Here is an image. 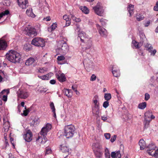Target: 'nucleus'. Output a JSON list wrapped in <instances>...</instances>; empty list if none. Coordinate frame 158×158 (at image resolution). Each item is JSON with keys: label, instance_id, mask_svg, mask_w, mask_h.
<instances>
[{"label": "nucleus", "instance_id": "1", "mask_svg": "<svg viewBox=\"0 0 158 158\" xmlns=\"http://www.w3.org/2000/svg\"><path fill=\"white\" fill-rule=\"evenodd\" d=\"M6 58L9 61L13 63H19L21 59V56L15 51H9L6 55Z\"/></svg>", "mask_w": 158, "mask_h": 158}, {"label": "nucleus", "instance_id": "2", "mask_svg": "<svg viewBox=\"0 0 158 158\" xmlns=\"http://www.w3.org/2000/svg\"><path fill=\"white\" fill-rule=\"evenodd\" d=\"M69 49V47L67 44L64 41L61 40L58 43L56 51L59 54H66Z\"/></svg>", "mask_w": 158, "mask_h": 158}, {"label": "nucleus", "instance_id": "3", "mask_svg": "<svg viewBox=\"0 0 158 158\" xmlns=\"http://www.w3.org/2000/svg\"><path fill=\"white\" fill-rule=\"evenodd\" d=\"M65 136L68 138L73 137L75 132L74 127L72 124L65 126L64 128Z\"/></svg>", "mask_w": 158, "mask_h": 158}, {"label": "nucleus", "instance_id": "4", "mask_svg": "<svg viewBox=\"0 0 158 158\" xmlns=\"http://www.w3.org/2000/svg\"><path fill=\"white\" fill-rule=\"evenodd\" d=\"M94 12L98 15L102 16L104 12V10L100 2H98L97 5L93 7Z\"/></svg>", "mask_w": 158, "mask_h": 158}, {"label": "nucleus", "instance_id": "5", "mask_svg": "<svg viewBox=\"0 0 158 158\" xmlns=\"http://www.w3.org/2000/svg\"><path fill=\"white\" fill-rule=\"evenodd\" d=\"M31 43L35 46L43 47L45 45V41L40 38H35L32 40Z\"/></svg>", "mask_w": 158, "mask_h": 158}, {"label": "nucleus", "instance_id": "6", "mask_svg": "<svg viewBox=\"0 0 158 158\" xmlns=\"http://www.w3.org/2000/svg\"><path fill=\"white\" fill-rule=\"evenodd\" d=\"M19 97L21 98L26 99L29 96V94L26 90L19 89L17 92Z\"/></svg>", "mask_w": 158, "mask_h": 158}, {"label": "nucleus", "instance_id": "7", "mask_svg": "<svg viewBox=\"0 0 158 158\" xmlns=\"http://www.w3.org/2000/svg\"><path fill=\"white\" fill-rule=\"evenodd\" d=\"M17 2L19 7L23 9H26L29 5L28 0H17Z\"/></svg>", "mask_w": 158, "mask_h": 158}, {"label": "nucleus", "instance_id": "8", "mask_svg": "<svg viewBox=\"0 0 158 158\" xmlns=\"http://www.w3.org/2000/svg\"><path fill=\"white\" fill-rule=\"evenodd\" d=\"M52 128L51 124L49 123L46 124V126L43 127L40 131V134L44 135H46L47 133Z\"/></svg>", "mask_w": 158, "mask_h": 158}, {"label": "nucleus", "instance_id": "9", "mask_svg": "<svg viewBox=\"0 0 158 158\" xmlns=\"http://www.w3.org/2000/svg\"><path fill=\"white\" fill-rule=\"evenodd\" d=\"M23 137L26 141L30 142L31 141L32 139V133L30 130H28L26 134L23 135Z\"/></svg>", "mask_w": 158, "mask_h": 158}, {"label": "nucleus", "instance_id": "10", "mask_svg": "<svg viewBox=\"0 0 158 158\" xmlns=\"http://www.w3.org/2000/svg\"><path fill=\"white\" fill-rule=\"evenodd\" d=\"M96 25L100 35L104 37H106L107 35L106 30L98 24H96Z\"/></svg>", "mask_w": 158, "mask_h": 158}, {"label": "nucleus", "instance_id": "11", "mask_svg": "<svg viewBox=\"0 0 158 158\" xmlns=\"http://www.w3.org/2000/svg\"><path fill=\"white\" fill-rule=\"evenodd\" d=\"M147 148H148L147 150V152L148 154L150 155H151L150 154L151 153H149L150 152V153H153L156 150H155L156 146L153 143H151L149 144L148 146H147Z\"/></svg>", "mask_w": 158, "mask_h": 158}, {"label": "nucleus", "instance_id": "12", "mask_svg": "<svg viewBox=\"0 0 158 158\" xmlns=\"http://www.w3.org/2000/svg\"><path fill=\"white\" fill-rule=\"evenodd\" d=\"M62 91L64 94L68 98L72 97V94L71 90L69 89H64Z\"/></svg>", "mask_w": 158, "mask_h": 158}, {"label": "nucleus", "instance_id": "13", "mask_svg": "<svg viewBox=\"0 0 158 158\" xmlns=\"http://www.w3.org/2000/svg\"><path fill=\"white\" fill-rule=\"evenodd\" d=\"M63 19L66 21V24L65 26L68 27L70 25L71 22V19L69 18V16L66 15H65L63 16Z\"/></svg>", "mask_w": 158, "mask_h": 158}, {"label": "nucleus", "instance_id": "14", "mask_svg": "<svg viewBox=\"0 0 158 158\" xmlns=\"http://www.w3.org/2000/svg\"><path fill=\"white\" fill-rule=\"evenodd\" d=\"M127 10L129 14V16H131L134 13V6L132 4H130L127 7Z\"/></svg>", "mask_w": 158, "mask_h": 158}, {"label": "nucleus", "instance_id": "15", "mask_svg": "<svg viewBox=\"0 0 158 158\" xmlns=\"http://www.w3.org/2000/svg\"><path fill=\"white\" fill-rule=\"evenodd\" d=\"M56 77L58 80L60 82H63L65 81L66 78L64 74H61L60 75H56Z\"/></svg>", "mask_w": 158, "mask_h": 158}, {"label": "nucleus", "instance_id": "16", "mask_svg": "<svg viewBox=\"0 0 158 158\" xmlns=\"http://www.w3.org/2000/svg\"><path fill=\"white\" fill-rule=\"evenodd\" d=\"M40 119L39 118L37 117H35L31 123V125L33 126L38 125L40 123Z\"/></svg>", "mask_w": 158, "mask_h": 158}, {"label": "nucleus", "instance_id": "17", "mask_svg": "<svg viewBox=\"0 0 158 158\" xmlns=\"http://www.w3.org/2000/svg\"><path fill=\"white\" fill-rule=\"evenodd\" d=\"M6 47L7 45L5 40L0 39V50H5Z\"/></svg>", "mask_w": 158, "mask_h": 158}, {"label": "nucleus", "instance_id": "18", "mask_svg": "<svg viewBox=\"0 0 158 158\" xmlns=\"http://www.w3.org/2000/svg\"><path fill=\"white\" fill-rule=\"evenodd\" d=\"M111 156L112 158H115L116 157L117 158H121V155L120 154V151H118L116 152H111Z\"/></svg>", "mask_w": 158, "mask_h": 158}, {"label": "nucleus", "instance_id": "19", "mask_svg": "<svg viewBox=\"0 0 158 158\" xmlns=\"http://www.w3.org/2000/svg\"><path fill=\"white\" fill-rule=\"evenodd\" d=\"M139 36L140 37V41L139 42V45H142L143 43L147 39L145 37L144 34L143 33L140 34Z\"/></svg>", "mask_w": 158, "mask_h": 158}, {"label": "nucleus", "instance_id": "20", "mask_svg": "<svg viewBox=\"0 0 158 158\" xmlns=\"http://www.w3.org/2000/svg\"><path fill=\"white\" fill-rule=\"evenodd\" d=\"M26 13L27 15L32 18H34L35 17V15L32 12V9L31 8L27 9L26 11Z\"/></svg>", "mask_w": 158, "mask_h": 158}, {"label": "nucleus", "instance_id": "21", "mask_svg": "<svg viewBox=\"0 0 158 158\" xmlns=\"http://www.w3.org/2000/svg\"><path fill=\"white\" fill-rule=\"evenodd\" d=\"M139 145L140 147V149L141 150L144 149L145 148V142L143 139L140 140L139 142Z\"/></svg>", "mask_w": 158, "mask_h": 158}, {"label": "nucleus", "instance_id": "22", "mask_svg": "<svg viewBox=\"0 0 158 158\" xmlns=\"http://www.w3.org/2000/svg\"><path fill=\"white\" fill-rule=\"evenodd\" d=\"M35 61V59L33 58H30L27 59L25 62L26 65L29 66L32 64Z\"/></svg>", "mask_w": 158, "mask_h": 158}, {"label": "nucleus", "instance_id": "23", "mask_svg": "<svg viewBox=\"0 0 158 158\" xmlns=\"http://www.w3.org/2000/svg\"><path fill=\"white\" fill-rule=\"evenodd\" d=\"M99 106L98 107H94V108L92 109V112L93 114L99 115Z\"/></svg>", "mask_w": 158, "mask_h": 158}, {"label": "nucleus", "instance_id": "24", "mask_svg": "<svg viewBox=\"0 0 158 158\" xmlns=\"http://www.w3.org/2000/svg\"><path fill=\"white\" fill-rule=\"evenodd\" d=\"M34 29V28L30 26L26 28L25 30L26 31V34L29 36H31V33Z\"/></svg>", "mask_w": 158, "mask_h": 158}, {"label": "nucleus", "instance_id": "25", "mask_svg": "<svg viewBox=\"0 0 158 158\" xmlns=\"http://www.w3.org/2000/svg\"><path fill=\"white\" fill-rule=\"evenodd\" d=\"M152 112L151 111L148 110L144 114V119H151L150 117L152 116Z\"/></svg>", "mask_w": 158, "mask_h": 158}, {"label": "nucleus", "instance_id": "26", "mask_svg": "<svg viewBox=\"0 0 158 158\" xmlns=\"http://www.w3.org/2000/svg\"><path fill=\"white\" fill-rule=\"evenodd\" d=\"M113 68L114 67H113L112 69V73H113V76L116 77H119L120 75L119 71V70H113Z\"/></svg>", "mask_w": 158, "mask_h": 158}, {"label": "nucleus", "instance_id": "27", "mask_svg": "<svg viewBox=\"0 0 158 158\" xmlns=\"http://www.w3.org/2000/svg\"><path fill=\"white\" fill-rule=\"evenodd\" d=\"M80 9L85 14H87L89 13V10L86 6H81Z\"/></svg>", "mask_w": 158, "mask_h": 158}, {"label": "nucleus", "instance_id": "28", "mask_svg": "<svg viewBox=\"0 0 158 158\" xmlns=\"http://www.w3.org/2000/svg\"><path fill=\"white\" fill-rule=\"evenodd\" d=\"M151 119H145L144 121V128L147 129L149 126L150 121H151Z\"/></svg>", "mask_w": 158, "mask_h": 158}, {"label": "nucleus", "instance_id": "29", "mask_svg": "<svg viewBox=\"0 0 158 158\" xmlns=\"http://www.w3.org/2000/svg\"><path fill=\"white\" fill-rule=\"evenodd\" d=\"M10 125L8 122H6L4 124L3 128L5 132H7L9 128Z\"/></svg>", "mask_w": 158, "mask_h": 158}, {"label": "nucleus", "instance_id": "30", "mask_svg": "<svg viewBox=\"0 0 158 158\" xmlns=\"http://www.w3.org/2000/svg\"><path fill=\"white\" fill-rule=\"evenodd\" d=\"M147 104L146 102H143L139 104L138 107L141 109H143L146 106Z\"/></svg>", "mask_w": 158, "mask_h": 158}, {"label": "nucleus", "instance_id": "31", "mask_svg": "<svg viewBox=\"0 0 158 158\" xmlns=\"http://www.w3.org/2000/svg\"><path fill=\"white\" fill-rule=\"evenodd\" d=\"M50 74H48L46 75L42 76H38V77L40 79L43 80H48L49 79Z\"/></svg>", "mask_w": 158, "mask_h": 158}, {"label": "nucleus", "instance_id": "32", "mask_svg": "<svg viewBox=\"0 0 158 158\" xmlns=\"http://www.w3.org/2000/svg\"><path fill=\"white\" fill-rule=\"evenodd\" d=\"M104 98L105 100L108 101L111 99V95L110 93H106L104 94Z\"/></svg>", "mask_w": 158, "mask_h": 158}, {"label": "nucleus", "instance_id": "33", "mask_svg": "<svg viewBox=\"0 0 158 158\" xmlns=\"http://www.w3.org/2000/svg\"><path fill=\"white\" fill-rule=\"evenodd\" d=\"M71 18L72 20L76 22H80L81 21V20L79 18H77L74 15H71Z\"/></svg>", "mask_w": 158, "mask_h": 158}, {"label": "nucleus", "instance_id": "34", "mask_svg": "<svg viewBox=\"0 0 158 158\" xmlns=\"http://www.w3.org/2000/svg\"><path fill=\"white\" fill-rule=\"evenodd\" d=\"M102 153L99 150H97L95 152V154L96 157L100 158L102 155Z\"/></svg>", "mask_w": 158, "mask_h": 158}, {"label": "nucleus", "instance_id": "35", "mask_svg": "<svg viewBox=\"0 0 158 158\" xmlns=\"http://www.w3.org/2000/svg\"><path fill=\"white\" fill-rule=\"evenodd\" d=\"M9 11L7 10L2 12L1 13H0V19H1L3 16L5 15H7L9 14Z\"/></svg>", "mask_w": 158, "mask_h": 158}, {"label": "nucleus", "instance_id": "36", "mask_svg": "<svg viewBox=\"0 0 158 158\" xmlns=\"http://www.w3.org/2000/svg\"><path fill=\"white\" fill-rule=\"evenodd\" d=\"M60 149L63 152L66 153L69 152V149L66 146L61 147Z\"/></svg>", "mask_w": 158, "mask_h": 158}, {"label": "nucleus", "instance_id": "37", "mask_svg": "<svg viewBox=\"0 0 158 158\" xmlns=\"http://www.w3.org/2000/svg\"><path fill=\"white\" fill-rule=\"evenodd\" d=\"M149 153H151L150 154L151 155V156H154L156 158H158V149H157L156 151H155V152L153 153H150V152Z\"/></svg>", "mask_w": 158, "mask_h": 158}, {"label": "nucleus", "instance_id": "38", "mask_svg": "<svg viewBox=\"0 0 158 158\" xmlns=\"http://www.w3.org/2000/svg\"><path fill=\"white\" fill-rule=\"evenodd\" d=\"M92 46V42L89 40L88 41L87 46L85 47V49H89Z\"/></svg>", "mask_w": 158, "mask_h": 158}, {"label": "nucleus", "instance_id": "39", "mask_svg": "<svg viewBox=\"0 0 158 158\" xmlns=\"http://www.w3.org/2000/svg\"><path fill=\"white\" fill-rule=\"evenodd\" d=\"M132 44H133V45L136 48H139L140 47L139 46L141 45H139V43L134 40L132 41Z\"/></svg>", "mask_w": 158, "mask_h": 158}, {"label": "nucleus", "instance_id": "40", "mask_svg": "<svg viewBox=\"0 0 158 158\" xmlns=\"http://www.w3.org/2000/svg\"><path fill=\"white\" fill-rule=\"evenodd\" d=\"M32 31L31 33V36H35L37 35V32L35 28H34V29H33V30Z\"/></svg>", "mask_w": 158, "mask_h": 158}, {"label": "nucleus", "instance_id": "41", "mask_svg": "<svg viewBox=\"0 0 158 158\" xmlns=\"http://www.w3.org/2000/svg\"><path fill=\"white\" fill-rule=\"evenodd\" d=\"M109 102L108 101H106L103 102V106L104 108H106L109 106Z\"/></svg>", "mask_w": 158, "mask_h": 158}, {"label": "nucleus", "instance_id": "42", "mask_svg": "<svg viewBox=\"0 0 158 158\" xmlns=\"http://www.w3.org/2000/svg\"><path fill=\"white\" fill-rule=\"evenodd\" d=\"M93 102L94 105V107L99 106V102H98L97 99H94Z\"/></svg>", "mask_w": 158, "mask_h": 158}, {"label": "nucleus", "instance_id": "43", "mask_svg": "<svg viewBox=\"0 0 158 158\" xmlns=\"http://www.w3.org/2000/svg\"><path fill=\"white\" fill-rule=\"evenodd\" d=\"M50 108L52 110V111H55V108L54 106V103L53 102H51L50 105Z\"/></svg>", "mask_w": 158, "mask_h": 158}, {"label": "nucleus", "instance_id": "44", "mask_svg": "<svg viewBox=\"0 0 158 158\" xmlns=\"http://www.w3.org/2000/svg\"><path fill=\"white\" fill-rule=\"evenodd\" d=\"M144 17L141 15H139L136 17V19L138 21H140L143 19Z\"/></svg>", "mask_w": 158, "mask_h": 158}, {"label": "nucleus", "instance_id": "45", "mask_svg": "<svg viewBox=\"0 0 158 158\" xmlns=\"http://www.w3.org/2000/svg\"><path fill=\"white\" fill-rule=\"evenodd\" d=\"M25 110H23V114H22V115H23L24 116H26L28 114L29 111L28 110H27V109Z\"/></svg>", "mask_w": 158, "mask_h": 158}, {"label": "nucleus", "instance_id": "46", "mask_svg": "<svg viewBox=\"0 0 158 158\" xmlns=\"http://www.w3.org/2000/svg\"><path fill=\"white\" fill-rule=\"evenodd\" d=\"M150 98V95L149 94L147 93L145 94V100L146 101H148Z\"/></svg>", "mask_w": 158, "mask_h": 158}, {"label": "nucleus", "instance_id": "47", "mask_svg": "<svg viewBox=\"0 0 158 158\" xmlns=\"http://www.w3.org/2000/svg\"><path fill=\"white\" fill-rule=\"evenodd\" d=\"M65 59V57L63 56H58L57 59L58 61H61L64 60Z\"/></svg>", "mask_w": 158, "mask_h": 158}, {"label": "nucleus", "instance_id": "48", "mask_svg": "<svg viewBox=\"0 0 158 158\" xmlns=\"http://www.w3.org/2000/svg\"><path fill=\"white\" fill-rule=\"evenodd\" d=\"M104 136L106 139H109L110 137V134L109 133H105L104 134Z\"/></svg>", "mask_w": 158, "mask_h": 158}, {"label": "nucleus", "instance_id": "49", "mask_svg": "<svg viewBox=\"0 0 158 158\" xmlns=\"http://www.w3.org/2000/svg\"><path fill=\"white\" fill-rule=\"evenodd\" d=\"M116 135H114L113 136H112L111 138L110 141L111 142L113 143L116 140Z\"/></svg>", "mask_w": 158, "mask_h": 158}, {"label": "nucleus", "instance_id": "50", "mask_svg": "<svg viewBox=\"0 0 158 158\" xmlns=\"http://www.w3.org/2000/svg\"><path fill=\"white\" fill-rule=\"evenodd\" d=\"M5 92H6L7 94H8L10 93L9 89H4L2 91V92H1V93L2 94H3Z\"/></svg>", "mask_w": 158, "mask_h": 158}, {"label": "nucleus", "instance_id": "51", "mask_svg": "<svg viewBox=\"0 0 158 158\" xmlns=\"http://www.w3.org/2000/svg\"><path fill=\"white\" fill-rule=\"evenodd\" d=\"M52 151L49 148H47L46 149L45 154H48L51 153Z\"/></svg>", "mask_w": 158, "mask_h": 158}, {"label": "nucleus", "instance_id": "52", "mask_svg": "<svg viewBox=\"0 0 158 158\" xmlns=\"http://www.w3.org/2000/svg\"><path fill=\"white\" fill-rule=\"evenodd\" d=\"M72 89L76 93V94L77 95H79L80 94V93L77 90L76 88V87H74L73 86H72Z\"/></svg>", "mask_w": 158, "mask_h": 158}, {"label": "nucleus", "instance_id": "53", "mask_svg": "<svg viewBox=\"0 0 158 158\" xmlns=\"http://www.w3.org/2000/svg\"><path fill=\"white\" fill-rule=\"evenodd\" d=\"M153 9L154 11H158V2H156V5L154 7Z\"/></svg>", "mask_w": 158, "mask_h": 158}, {"label": "nucleus", "instance_id": "54", "mask_svg": "<svg viewBox=\"0 0 158 158\" xmlns=\"http://www.w3.org/2000/svg\"><path fill=\"white\" fill-rule=\"evenodd\" d=\"M96 78V76H95L94 74H93L90 78V81H95Z\"/></svg>", "mask_w": 158, "mask_h": 158}, {"label": "nucleus", "instance_id": "55", "mask_svg": "<svg viewBox=\"0 0 158 158\" xmlns=\"http://www.w3.org/2000/svg\"><path fill=\"white\" fill-rule=\"evenodd\" d=\"M51 27L52 28V29L53 30H54L57 27V24L55 23H53Z\"/></svg>", "mask_w": 158, "mask_h": 158}, {"label": "nucleus", "instance_id": "56", "mask_svg": "<svg viewBox=\"0 0 158 158\" xmlns=\"http://www.w3.org/2000/svg\"><path fill=\"white\" fill-rule=\"evenodd\" d=\"M95 146L96 148H97L99 149H102V147L101 145L98 143H96Z\"/></svg>", "mask_w": 158, "mask_h": 158}, {"label": "nucleus", "instance_id": "57", "mask_svg": "<svg viewBox=\"0 0 158 158\" xmlns=\"http://www.w3.org/2000/svg\"><path fill=\"white\" fill-rule=\"evenodd\" d=\"M8 94H6V95H4L2 96V99L4 101L6 102L7 100V95Z\"/></svg>", "mask_w": 158, "mask_h": 158}, {"label": "nucleus", "instance_id": "58", "mask_svg": "<svg viewBox=\"0 0 158 158\" xmlns=\"http://www.w3.org/2000/svg\"><path fill=\"white\" fill-rule=\"evenodd\" d=\"M156 49H154L153 51L151 50L149 52H151V54L154 56L155 54L156 53Z\"/></svg>", "mask_w": 158, "mask_h": 158}, {"label": "nucleus", "instance_id": "59", "mask_svg": "<svg viewBox=\"0 0 158 158\" xmlns=\"http://www.w3.org/2000/svg\"><path fill=\"white\" fill-rule=\"evenodd\" d=\"M101 119L104 121H106L107 120V118L106 116L103 115L101 116Z\"/></svg>", "mask_w": 158, "mask_h": 158}, {"label": "nucleus", "instance_id": "60", "mask_svg": "<svg viewBox=\"0 0 158 158\" xmlns=\"http://www.w3.org/2000/svg\"><path fill=\"white\" fill-rule=\"evenodd\" d=\"M150 23V20L148 21L147 22L145 23H144L145 26L146 27H148Z\"/></svg>", "mask_w": 158, "mask_h": 158}, {"label": "nucleus", "instance_id": "61", "mask_svg": "<svg viewBox=\"0 0 158 158\" xmlns=\"http://www.w3.org/2000/svg\"><path fill=\"white\" fill-rule=\"evenodd\" d=\"M56 82V80L54 79L51 80L50 81V83L52 84H55Z\"/></svg>", "mask_w": 158, "mask_h": 158}, {"label": "nucleus", "instance_id": "62", "mask_svg": "<svg viewBox=\"0 0 158 158\" xmlns=\"http://www.w3.org/2000/svg\"><path fill=\"white\" fill-rule=\"evenodd\" d=\"M24 104L25 103L23 102H22L21 103V106H22L23 107H24V109H26L27 108L26 106H24Z\"/></svg>", "mask_w": 158, "mask_h": 158}, {"label": "nucleus", "instance_id": "63", "mask_svg": "<svg viewBox=\"0 0 158 158\" xmlns=\"http://www.w3.org/2000/svg\"><path fill=\"white\" fill-rule=\"evenodd\" d=\"M105 154L106 158H108L110 157V153H109L106 152Z\"/></svg>", "mask_w": 158, "mask_h": 158}, {"label": "nucleus", "instance_id": "64", "mask_svg": "<svg viewBox=\"0 0 158 158\" xmlns=\"http://www.w3.org/2000/svg\"><path fill=\"white\" fill-rule=\"evenodd\" d=\"M47 89H44V90H40V93H45L47 91Z\"/></svg>", "mask_w": 158, "mask_h": 158}]
</instances>
